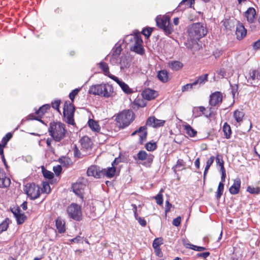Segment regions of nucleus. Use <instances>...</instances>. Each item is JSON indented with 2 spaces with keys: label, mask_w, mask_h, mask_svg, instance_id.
<instances>
[{
  "label": "nucleus",
  "mask_w": 260,
  "mask_h": 260,
  "mask_svg": "<svg viewBox=\"0 0 260 260\" xmlns=\"http://www.w3.org/2000/svg\"><path fill=\"white\" fill-rule=\"evenodd\" d=\"M123 41L131 51L141 55L144 53L145 50L142 46L143 41L139 32L127 35Z\"/></svg>",
  "instance_id": "obj_1"
},
{
  "label": "nucleus",
  "mask_w": 260,
  "mask_h": 260,
  "mask_svg": "<svg viewBox=\"0 0 260 260\" xmlns=\"http://www.w3.org/2000/svg\"><path fill=\"white\" fill-rule=\"evenodd\" d=\"M88 92L90 94L106 98L112 97L114 95V90L112 86L106 83L92 85L90 87Z\"/></svg>",
  "instance_id": "obj_2"
},
{
  "label": "nucleus",
  "mask_w": 260,
  "mask_h": 260,
  "mask_svg": "<svg viewBox=\"0 0 260 260\" xmlns=\"http://www.w3.org/2000/svg\"><path fill=\"white\" fill-rule=\"evenodd\" d=\"M49 135L56 142H59L66 137L65 125L61 122H51L48 128Z\"/></svg>",
  "instance_id": "obj_3"
},
{
  "label": "nucleus",
  "mask_w": 260,
  "mask_h": 260,
  "mask_svg": "<svg viewBox=\"0 0 260 260\" xmlns=\"http://www.w3.org/2000/svg\"><path fill=\"white\" fill-rule=\"evenodd\" d=\"M188 36L191 40H199L207 33V29L201 23H193L188 29Z\"/></svg>",
  "instance_id": "obj_4"
},
{
  "label": "nucleus",
  "mask_w": 260,
  "mask_h": 260,
  "mask_svg": "<svg viewBox=\"0 0 260 260\" xmlns=\"http://www.w3.org/2000/svg\"><path fill=\"white\" fill-rule=\"evenodd\" d=\"M134 119L132 111L124 110L119 113L116 117V121L121 128H125L128 126Z\"/></svg>",
  "instance_id": "obj_5"
},
{
  "label": "nucleus",
  "mask_w": 260,
  "mask_h": 260,
  "mask_svg": "<svg viewBox=\"0 0 260 260\" xmlns=\"http://www.w3.org/2000/svg\"><path fill=\"white\" fill-rule=\"evenodd\" d=\"M157 26L162 29L165 35L169 36L173 31V25L170 22V18L167 15L158 16L156 18Z\"/></svg>",
  "instance_id": "obj_6"
},
{
  "label": "nucleus",
  "mask_w": 260,
  "mask_h": 260,
  "mask_svg": "<svg viewBox=\"0 0 260 260\" xmlns=\"http://www.w3.org/2000/svg\"><path fill=\"white\" fill-rule=\"evenodd\" d=\"M75 108L73 104L69 101L65 102L64 104L63 115L64 121L68 124L74 125V119Z\"/></svg>",
  "instance_id": "obj_7"
},
{
  "label": "nucleus",
  "mask_w": 260,
  "mask_h": 260,
  "mask_svg": "<svg viewBox=\"0 0 260 260\" xmlns=\"http://www.w3.org/2000/svg\"><path fill=\"white\" fill-rule=\"evenodd\" d=\"M24 191L30 200L38 198L41 194L40 188L34 183H27L24 187Z\"/></svg>",
  "instance_id": "obj_8"
},
{
  "label": "nucleus",
  "mask_w": 260,
  "mask_h": 260,
  "mask_svg": "<svg viewBox=\"0 0 260 260\" xmlns=\"http://www.w3.org/2000/svg\"><path fill=\"white\" fill-rule=\"evenodd\" d=\"M67 211L70 218L76 221H80L82 219L81 209L80 206L77 204H71L67 208Z\"/></svg>",
  "instance_id": "obj_9"
},
{
  "label": "nucleus",
  "mask_w": 260,
  "mask_h": 260,
  "mask_svg": "<svg viewBox=\"0 0 260 260\" xmlns=\"http://www.w3.org/2000/svg\"><path fill=\"white\" fill-rule=\"evenodd\" d=\"M246 78L248 84L255 86L260 82V71L258 70H251L246 76Z\"/></svg>",
  "instance_id": "obj_10"
},
{
  "label": "nucleus",
  "mask_w": 260,
  "mask_h": 260,
  "mask_svg": "<svg viewBox=\"0 0 260 260\" xmlns=\"http://www.w3.org/2000/svg\"><path fill=\"white\" fill-rule=\"evenodd\" d=\"M88 176L93 177L95 178H100L103 177L102 168L95 165L90 166L87 170Z\"/></svg>",
  "instance_id": "obj_11"
},
{
  "label": "nucleus",
  "mask_w": 260,
  "mask_h": 260,
  "mask_svg": "<svg viewBox=\"0 0 260 260\" xmlns=\"http://www.w3.org/2000/svg\"><path fill=\"white\" fill-rule=\"evenodd\" d=\"M222 101V95L219 91H215L210 96L209 105L212 107L218 106Z\"/></svg>",
  "instance_id": "obj_12"
},
{
  "label": "nucleus",
  "mask_w": 260,
  "mask_h": 260,
  "mask_svg": "<svg viewBox=\"0 0 260 260\" xmlns=\"http://www.w3.org/2000/svg\"><path fill=\"white\" fill-rule=\"evenodd\" d=\"M208 80V74L202 75L191 83L193 89H199L204 85Z\"/></svg>",
  "instance_id": "obj_13"
},
{
  "label": "nucleus",
  "mask_w": 260,
  "mask_h": 260,
  "mask_svg": "<svg viewBox=\"0 0 260 260\" xmlns=\"http://www.w3.org/2000/svg\"><path fill=\"white\" fill-rule=\"evenodd\" d=\"M212 109V107H210L209 108L210 112L209 113H206L204 112V111L206 110V109L204 107L200 106L193 107L192 109V116L194 118H197L201 116L202 114H204L205 117L210 118L211 116Z\"/></svg>",
  "instance_id": "obj_14"
},
{
  "label": "nucleus",
  "mask_w": 260,
  "mask_h": 260,
  "mask_svg": "<svg viewBox=\"0 0 260 260\" xmlns=\"http://www.w3.org/2000/svg\"><path fill=\"white\" fill-rule=\"evenodd\" d=\"M165 122V120L158 119L154 116H150L147 118V126L153 128H158L163 126Z\"/></svg>",
  "instance_id": "obj_15"
},
{
  "label": "nucleus",
  "mask_w": 260,
  "mask_h": 260,
  "mask_svg": "<svg viewBox=\"0 0 260 260\" xmlns=\"http://www.w3.org/2000/svg\"><path fill=\"white\" fill-rule=\"evenodd\" d=\"M146 89H144L140 95H138L134 102V105L138 107H144L146 105Z\"/></svg>",
  "instance_id": "obj_16"
},
{
  "label": "nucleus",
  "mask_w": 260,
  "mask_h": 260,
  "mask_svg": "<svg viewBox=\"0 0 260 260\" xmlns=\"http://www.w3.org/2000/svg\"><path fill=\"white\" fill-rule=\"evenodd\" d=\"M118 158H115L112 164V167H109L106 169H102V173L103 174V177L106 176L108 178L113 177L116 172V169L114 167L115 165L117 164V161Z\"/></svg>",
  "instance_id": "obj_17"
},
{
  "label": "nucleus",
  "mask_w": 260,
  "mask_h": 260,
  "mask_svg": "<svg viewBox=\"0 0 260 260\" xmlns=\"http://www.w3.org/2000/svg\"><path fill=\"white\" fill-rule=\"evenodd\" d=\"M11 180L6 176L3 169L0 168V188H6L10 186Z\"/></svg>",
  "instance_id": "obj_18"
},
{
  "label": "nucleus",
  "mask_w": 260,
  "mask_h": 260,
  "mask_svg": "<svg viewBox=\"0 0 260 260\" xmlns=\"http://www.w3.org/2000/svg\"><path fill=\"white\" fill-rule=\"evenodd\" d=\"M110 78L115 81L121 87L122 90L126 93L129 94L133 92V90L131 89L127 84L125 83L122 81L120 80L118 77L114 75H111L110 76Z\"/></svg>",
  "instance_id": "obj_19"
},
{
  "label": "nucleus",
  "mask_w": 260,
  "mask_h": 260,
  "mask_svg": "<svg viewBox=\"0 0 260 260\" xmlns=\"http://www.w3.org/2000/svg\"><path fill=\"white\" fill-rule=\"evenodd\" d=\"M146 128L145 125L141 126L132 134V136H134L137 134H139V143L140 144H144V142L146 140Z\"/></svg>",
  "instance_id": "obj_20"
},
{
  "label": "nucleus",
  "mask_w": 260,
  "mask_h": 260,
  "mask_svg": "<svg viewBox=\"0 0 260 260\" xmlns=\"http://www.w3.org/2000/svg\"><path fill=\"white\" fill-rule=\"evenodd\" d=\"M85 185L80 182H76L72 185L73 192L78 196L83 198V193Z\"/></svg>",
  "instance_id": "obj_21"
},
{
  "label": "nucleus",
  "mask_w": 260,
  "mask_h": 260,
  "mask_svg": "<svg viewBox=\"0 0 260 260\" xmlns=\"http://www.w3.org/2000/svg\"><path fill=\"white\" fill-rule=\"evenodd\" d=\"M247 30L244 25L240 22H238L236 25V34L238 40L242 39L246 35Z\"/></svg>",
  "instance_id": "obj_22"
},
{
  "label": "nucleus",
  "mask_w": 260,
  "mask_h": 260,
  "mask_svg": "<svg viewBox=\"0 0 260 260\" xmlns=\"http://www.w3.org/2000/svg\"><path fill=\"white\" fill-rule=\"evenodd\" d=\"M241 187V180L239 178L235 179L234 180L233 184L230 187L229 191L232 194H238Z\"/></svg>",
  "instance_id": "obj_23"
},
{
  "label": "nucleus",
  "mask_w": 260,
  "mask_h": 260,
  "mask_svg": "<svg viewBox=\"0 0 260 260\" xmlns=\"http://www.w3.org/2000/svg\"><path fill=\"white\" fill-rule=\"evenodd\" d=\"M256 12L254 8H249L245 12V17L249 23H253L255 19Z\"/></svg>",
  "instance_id": "obj_24"
},
{
  "label": "nucleus",
  "mask_w": 260,
  "mask_h": 260,
  "mask_svg": "<svg viewBox=\"0 0 260 260\" xmlns=\"http://www.w3.org/2000/svg\"><path fill=\"white\" fill-rule=\"evenodd\" d=\"M122 51V48L120 45H116L113 48L111 51V59H110V62L111 63L114 61L115 59L117 60V58L119 55L120 54Z\"/></svg>",
  "instance_id": "obj_25"
},
{
  "label": "nucleus",
  "mask_w": 260,
  "mask_h": 260,
  "mask_svg": "<svg viewBox=\"0 0 260 260\" xmlns=\"http://www.w3.org/2000/svg\"><path fill=\"white\" fill-rule=\"evenodd\" d=\"M80 143L82 147L85 149L88 150L91 148L92 142L90 139L87 136H84L80 140Z\"/></svg>",
  "instance_id": "obj_26"
},
{
  "label": "nucleus",
  "mask_w": 260,
  "mask_h": 260,
  "mask_svg": "<svg viewBox=\"0 0 260 260\" xmlns=\"http://www.w3.org/2000/svg\"><path fill=\"white\" fill-rule=\"evenodd\" d=\"M88 124L89 127L91 129L92 131L99 132L101 129V127L99 125L98 123L93 119H89L88 121Z\"/></svg>",
  "instance_id": "obj_27"
},
{
  "label": "nucleus",
  "mask_w": 260,
  "mask_h": 260,
  "mask_svg": "<svg viewBox=\"0 0 260 260\" xmlns=\"http://www.w3.org/2000/svg\"><path fill=\"white\" fill-rule=\"evenodd\" d=\"M169 67L174 71H178L183 66V63L179 61H171L169 63Z\"/></svg>",
  "instance_id": "obj_28"
},
{
  "label": "nucleus",
  "mask_w": 260,
  "mask_h": 260,
  "mask_svg": "<svg viewBox=\"0 0 260 260\" xmlns=\"http://www.w3.org/2000/svg\"><path fill=\"white\" fill-rule=\"evenodd\" d=\"M99 67L103 71L104 74L106 76H108L110 78V76L112 75L110 73L109 67L107 63L101 61L99 63Z\"/></svg>",
  "instance_id": "obj_29"
},
{
  "label": "nucleus",
  "mask_w": 260,
  "mask_h": 260,
  "mask_svg": "<svg viewBox=\"0 0 260 260\" xmlns=\"http://www.w3.org/2000/svg\"><path fill=\"white\" fill-rule=\"evenodd\" d=\"M137 162L139 164H141V161L145 160L146 159V152L144 150H141L137 154V157H135ZM142 165H144V163H142Z\"/></svg>",
  "instance_id": "obj_30"
},
{
  "label": "nucleus",
  "mask_w": 260,
  "mask_h": 260,
  "mask_svg": "<svg viewBox=\"0 0 260 260\" xmlns=\"http://www.w3.org/2000/svg\"><path fill=\"white\" fill-rule=\"evenodd\" d=\"M158 79L161 82L165 83L168 81V73L166 70H161L157 74Z\"/></svg>",
  "instance_id": "obj_31"
},
{
  "label": "nucleus",
  "mask_w": 260,
  "mask_h": 260,
  "mask_svg": "<svg viewBox=\"0 0 260 260\" xmlns=\"http://www.w3.org/2000/svg\"><path fill=\"white\" fill-rule=\"evenodd\" d=\"M183 127L186 134L191 137H194L197 135V131L194 130L190 125L186 124L183 125Z\"/></svg>",
  "instance_id": "obj_32"
},
{
  "label": "nucleus",
  "mask_w": 260,
  "mask_h": 260,
  "mask_svg": "<svg viewBox=\"0 0 260 260\" xmlns=\"http://www.w3.org/2000/svg\"><path fill=\"white\" fill-rule=\"evenodd\" d=\"M50 106L49 104H45L41 106L36 112L40 118H42L45 113L50 109Z\"/></svg>",
  "instance_id": "obj_33"
},
{
  "label": "nucleus",
  "mask_w": 260,
  "mask_h": 260,
  "mask_svg": "<svg viewBox=\"0 0 260 260\" xmlns=\"http://www.w3.org/2000/svg\"><path fill=\"white\" fill-rule=\"evenodd\" d=\"M56 226L59 233H63L65 232L64 222L59 218L56 220Z\"/></svg>",
  "instance_id": "obj_34"
},
{
  "label": "nucleus",
  "mask_w": 260,
  "mask_h": 260,
  "mask_svg": "<svg viewBox=\"0 0 260 260\" xmlns=\"http://www.w3.org/2000/svg\"><path fill=\"white\" fill-rule=\"evenodd\" d=\"M224 183L220 182L217 191L215 192V197L217 200H219L223 194L224 190Z\"/></svg>",
  "instance_id": "obj_35"
},
{
  "label": "nucleus",
  "mask_w": 260,
  "mask_h": 260,
  "mask_svg": "<svg viewBox=\"0 0 260 260\" xmlns=\"http://www.w3.org/2000/svg\"><path fill=\"white\" fill-rule=\"evenodd\" d=\"M158 95V93L157 91L147 88V101L154 100Z\"/></svg>",
  "instance_id": "obj_36"
},
{
  "label": "nucleus",
  "mask_w": 260,
  "mask_h": 260,
  "mask_svg": "<svg viewBox=\"0 0 260 260\" xmlns=\"http://www.w3.org/2000/svg\"><path fill=\"white\" fill-rule=\"evenodd\" d=\"M233 116L237 122H240L243 120L244 113L242 111L237 110L234 112Z\"/></svg>",
  "instance_id": "obj_37"
},
{
  "label": "nucleus",
  "mask_w": 260,
  "mask_h": 260,
  "mask_svg": "<svg viewBox=\"0 0 260 260\" xmlns=\"http://www.w3.org/2000/svg\"><path fill=\"white\" fill-rule=\"evenodd\" d=\"M223 132L225 137L226 139H229L231 135V128L230 126L226 123H224L222 128Z\"/></svg>",
  "instance_id": "obj_38"
},
{
  "label": "nucleus",
  "mask_w": 260,
  "mask_h": 260,
  "mask_svg": "<svg viewBox=\"0 0 260 260\" xmlns=\"http://www.w3.org/2000/svg\"><path fill=\"white\" fill-rule=\"evenodd\" d=\"M217 165L220 167V170H224V161L221 154H217L215 158Z\"/></svg>",
  "instance_id": "obj_39"
},
{
  "label": "nucleus",
  "mask_w": 260,
  "mask_h": 260,
  "mask_svg": "<svg viewBox=\"0 0 260 260\" xmlns=\"http://www.w3.org/2000/svg\"><path fill=\"white\" fill-rule=\"evenodd\" d=\"M120 64L121 69L128 68L129 66L128 59L125 56H122L120 58Z\"/></svg>",
  "instance_id": "obj_40"
},
{
  "label": "nucleus",
  "mask_w": 260,
  "mask_h": 260,
  "mask_svg": "<svg viewBox=\"0 0 260 260\" xmlns=\"http://www.w3.org/2000/svg\"><path fill=\"white\" fill-rule=\"evenodd\" d=\"M194 0H183L179 5V7H181L183 5H185V7L183 9L186 8H191L192 5L194 4Z\"/></svg>",
  "instance_id": "obj_41"
},
{
  "label": "nucleus",
  "mask_w": 260,
  "mask_h": 260,
  "mask_svg": "<svg viewBox=\"0 0 260 260\" xmlns=\"http://www.w3.org/2000/svg\"><path fill=\"white\" fill-rule=\"evenodd\" d=\"M157 144L155 142L153 141L147 142V151H153L157 148Z\"/></svg>",
  "instance_id": "obj_42"
},
{
  "label": "nucleus",
  "mask_w": 260,
  "mask_h": 260,
  "mask_svg": "<svg viewBox=\"0 0 260 260\" xmlns=\"http://www.w3.org/2000/svg\"><path fill=\"white\" fill-rule=\"evenodd\" d=\"M162 190L161 189L159 192L154 197L156 203L159 205H162L163 204V196L161 193Z\"/></svg>",
  "instance_id": "obj_43"
},
{
  "label": "nucleus",
  "mask_w": 260,
  "mask_h": 260,
  "mask_svg": "<svg viewBox=\"0 0 260 260\" xmlns=\"http://www.w3.org/2000/svg\"><path fill=\"white\" fill-rule=\"evenodd\" d=\"M15 218L17 223L18 224H21L24 222L26 219V216L24 215V213H21L20 214L15 217Z\"/></svg>",
  "instance_id": "obj_44"
},
{
  "label": "nucleus",
  "mask_w": 260,
  "mask_h": 260,
  "mask_svg": "<svg viewBox=\"0 0 260 260\" xmlns=\"http://www.w3.org/2000/svg\"><path fill=\"white\" fill-rule=\"evenodd\" d=\"M42 172L44 177L46 178L51 179L54 177L53 173L49 171L43 169Z\"/></svg>",
  "instance_id": "obj_45"
},
{
  "label": "nucleus",
  "mask_w": 260,
  "mask_h": 260,
  "mask_svg": "<svg viewBox=\"0 0 260 260\" xmlns=\"http://www.w3.org/2000/svg\"><path fill=\"white\" fill-rule=\"evenodd\" d=\"M80 90V88H76L72 90L71 92L69 94V98L72 101V102H74V99Z\"/></svg>",
  "instance_id": "obj_46"
},
{
  "label": "nucleus",
  "mask_w": 260,
  "mask_h": 260,
  "mask_svg": "<svg viewBox=\"0 0 260 260\" xmlns=\"http://www.w3.org/2000/svg\"><path fill=\"white\" fill-rule=\"evenodd\" d=\"M247 191L252 194H258L260 191V189L258 187L255 188L251 186H248L247 188Z\"/></svg>",
  "instance_id": "obj_47"
},
{
  "label": "nucleus",
  "mask_w": 260,
  "mask_h": 260,
  "mask_svg": "<svg viewBox=\"0 0 260 260\" xmlns=\"http://www.w3.org/2000/svg\"><path fill=\"white\" fill-rule=\"evenodd\" d=\"M8 226L9 223L6 220L3 221L2 223L0 224V234L6 231L8 228Z\"/></svg>",
  "instance_id": "obj_48"
},
{
  "label": "nucleus",
  "mask_w": 260,
  "mask_h": 260,
  "mask_svg": "<svg viewBox=\"0 0 260 260\" xmlns=\"http://www.w3.org/2000/svg\"><path fill=\"white\" fill-rule=\"evenodd\" d=\"M42 192L48 193L50 191V187L47 182H44L43 184V188L41 189Z\"/></svg>",
  "instance_id": "obj_49"
},
{
  "label": "nucleus",
  "mask_w": 260,
  "mask_h": 260,
  "mask_svg": "<svg viewBox=\"0 0 260 260\" xmlns=\"http://www.w3.org/2000/svg\"><path fill=\"white\" fill-rule=\"evenodd\" d=\"M193 89V88L191 83H188V84H186L183 85L182 87L181 91H182V92L188 91H190L191 90H192Z\"/></svg>",
  "instance_id": "obj_50"
},
{
  "label": "nucleus",
  "mask_w": 260,
  "mask_h": 260,
  "mask_svg": "<svg viewBox=\"0 0 260 260\" xmlns=\"http://www.w3.org/2000/svg\"><path fill=\"white\" fill-rule=\"evenodd\" d=\"M12 135L11 133H9L6 134V135L3 138L2 142L3 145H6L8 142L10 140V139L12 138Z\"/></svg>",
  "instance_id": "obj_51"
},
{
  "label": "nucleus",
  "mask_w": 260,
  "mask_h": 260,
  "mask_svg": "<svg viewBox=\"0 0 260 260\" xmlns=\"http://www.w3.org/2000/svg\"><path fill=\"white\" fill-rule=\"evenodd\" d=\"M189 245H190L189 248L190 249H193L196 251H203V250H205L206 249V248L204 247L198 246L194 245L192 244H190Z\"/></svg>",
  "instance_id": "obj_52"
},
{
  "label": "nucleus",
  "mask_w": 260,
  "mask_h": 260,
  "mask_svg": "<svg viewBox=\"0 0 260 260\" xmlns=\"http://www.w3.org/2000/svg\"><path fill=\"white\" fill-rule=\"evenodd\" d=\"M161 244V240L158 238L155 239L153 242L152 246L154 249L159 248V245Z\"/></svg>",
  "instance_id": "obj_53"
},
{
  "label": "nucleus",
  "mask_w": 260,
  "mask_h": 260,
  "mask_svg": "<svg viewBox=\"0 0 260 260\" xmlns=\"http://www.w3.org/2000/svg\"><path fill=\"white\" fill-rule=\"evenodd\" d=\"M60 103V101H59V100L55 101L54 102H52V108H54V109L57 110V111L59 112V113H60V112L59 110V107Z\"/></svg>",
  "instance_id": "obj_54"
},
{
  "label": "nucleus",
  "mask_w": 260,
  "mask_h": 260,
  "mask_svg": "<svg viewBox=\"0 0 260 260\" xmlns=\"http://www.w3.org/2000/svg\"><path fill=\"white\" fill-rule=\"evenodd\" d=\"M53 171L57 176L59 175L62 171V167L60 165L53 167Z\"/></svg>",
  "instance_id": "obj_55"
},
{
  "label": "nucleus",
  "mask_w": 260,
  "mask_h": 260,
  "mask_svg": "<svg viewBox=\"0 0 260 260\" xmlns=\"http://www.w3.org/2000/svg\"><path fill=\"white\" fill-rule=\"evenodd\" d=\"M172 207V204L169 202V200L166 201L165 205V213L167 215V213L170 211L171 208Z\"/></svg>",
  "instance_id": "obj_56"
},
{
  "label": "nucleus",
  "mask_w": 260,
  "mask_h": 260,
  "mask_svg": "<svg viewBox=\"0 0 260 260\" xmlns=\"http://www.w3.org/2000/svg\"><path fill=\"white\" fill-rule=\"evenodd\" d=\"M181 218L178 216L173 220V224L175 226H178L180 224Z\"/></svg>",
  "instance_id": "obj_57"
},
{
  "label": "nucleus",
  "mask_w": 260,
  "mask_h": 260,
  "mask_svg": "<svg viewBox=\"0 0 260 260\" xmlns=\"http://www.w3.org/2000/svg\"><path fill=\"white\" fill-rule=\"evenodd\" d=\"M218 75L221 78H223L226 76V72L224 69H221L218 72Z\"/></svg>",
  "instance_id": "obj_58"
},
{
  "label": "nucleus",
  "mask_w": 260,
  "mask_h": 260,
  "mask_svg": "<svg viewBox=\"0 0 260 260\" xmlns=\"http://www.w3.org/2000/svg\"><path fill=\"white\" fill-rule=\"evenodd\" d=\"M12 212L13 213L15 217H16L17 215H18L19 214H20L21 213L20 208L19 207H18L16 208H14V209H12Z\"/></svg>",
  "instance_id": "obj_59"
},
{
  "label": "nucleus",
  "mask_w": 260,
  "mask_h": 260,
  "mask_svg": "<svg viewBox=\"0 0 260 260\" xmlns=\"http://www.w3.org/2000/svg\"><path fill=\"white\" fill-rule=\"evenodd\" d=\"M40 118H40L39 116L38 117H36L34 114H30L28 116V120H37L42 122Z\"/></svg>",
  "instance_id": "obj_60"
},
{
  "label": "nucleus",
  "mask_w": 260,
  "mask_h": 260,
  "mask_svg": "<svg viewBox=\"0 0 260 260\" xmlns=\"http://www.w3.org/2000/svg\"><path fill=\"white\" fill-rule=\"evenodd\" d=\"M185 165V162L182 159H178L176 165H175V168H179L182 166H184Z\"/></svg>",
  "instance_id": "obj_61"
},
{
  "label": "nucleus",
  "mask_w": 260,
  "mask_h": 260,
  "mask_svg": "<svg viewBox=\"0 0 260 260\" xmlns=\"http://www.w3.org/2000/svg\"><path fill=\"white\" fill-rule=\"evenodd\" d=\"M209 252H205L203 253H199L197 254V256L198 257H203L204 258H206L209 255H210Z\"/></svg>",
  "instance_id": "obj_62"
},
{
  "label": "nucleus",
  "mask_w": 260,
  "mask_h": 260,
  "mask_svg": "<svg viewBox=\"0 0 260 260\" xmlns=\"http://www.w3.org/2000/svg\"><path fill=\"white\" fill-rule=\"evenodd\" d=\"M154 249L155 254L158 257H161L163 256L162 251L159 248H157Z\"/></svg>",
  "instance_id": "obj_63"
},
{
  "label": "nucleus",
  "mask_w": 260,
  "mask_h": 260,
  "mask_svg": "<svg viewBox=\"0 0 260 260\" xmlns=\"http://www.w3.org/2000/svg\"><path fill=\"white\" fill-rule=\"evenodd\" d=\"M253 47L255 49H258L260 48V40L255 42L253 43Z\"/></svg>",
  "instance_id": "obj_64"
}]
</instances>
